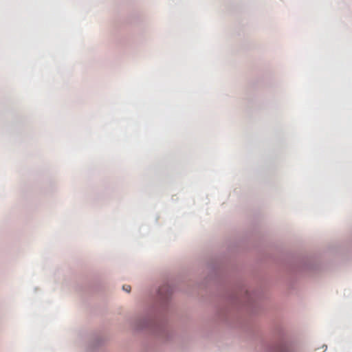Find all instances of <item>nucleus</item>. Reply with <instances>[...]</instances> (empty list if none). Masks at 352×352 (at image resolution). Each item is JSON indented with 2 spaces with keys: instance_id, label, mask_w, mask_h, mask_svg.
<instances>
[{
  "instance_id": "1",
  "label": "nucleus",
  "mask_w": 352,
  "mask_h": 352,
  "mask_svg": "<svg viewBox=\"0 0 352 352\" xmlns=\"http://www.w3.org/2000/svg\"><path fill=\"white\" fill-rule=\"evenodd\" d=\"M123 290H124L126 292H129L131 291V286L129 285H125L122 287Z\"/></svg>"
},
{
  "instance_id": "2",
  "label": "nucleus",
  "mask_w": 352,
  "mask_h": 352,
  "mask_svg": "<svg viewBox=\"0 0 352 352\" xmlns=\"http://www.w3.org/2000/svg\"><path fill=\"white\" fill-rule=\"evenodd\" d=\"M160 294H162V289L160 290Z\"/></svg>"
}]
</instances>
